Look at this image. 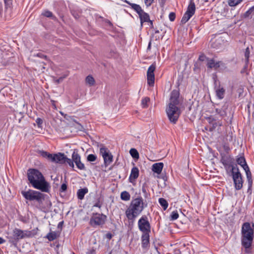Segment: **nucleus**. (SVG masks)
<instances>
[{
    "mask_svg": "<svg viewBox=\"0 0 254 254\" xmlns=\"http://www.w3.org/2000/svg\"><path fill=\"white\" fill-rule=\"evenodd\" d=\"M27 175L28 180L34 188L43 192L49 191L50 186L40 171L36 169H29Z\"/></svg>",
    "mask_w": 254,
    "mask_h": 254,
    "instance_id": "f257e3e1",
    "label": "nucleus"
},
{
    "mask_svg": "<svg viewBox=\"0 0 254 254\" xmlns=\"http://www.w3.org/2000/svg\"><path fill=\"white\" fill-rule=\"evenodd\" d=\"M179 93L177 90H173L171 94L170 103L166 109L167 116L170 121L175 124L180 115V110L178 107L180 103L179 99Z\"/></svg>",
    "mask_w": 254,
    "mask_h": 254,
    "instance_id": "f03ea898",
    "label": "nucleus"
},
{
    "mask_svg": "<svg viewBox=\"0 0 254 254\" xmlns=\"http://www.w3.org/2000/svg\"><path fill=\"white\" fill-rule=\"evenodd\" d=\"M254 238V224L245 222L241 229V245L245 252H250Z\"/></svg>",
    "mask_w": 254,
    "mask_h": 254,
    "instance_id": "7ed1b4c3",
    "label": "nucleus"
},
{
    "mask_svg": "<svg viewBox=\"0 0 254 254\" xmlns=\"http://www.w3.org/2000/svg\"><path fill=\"white\" fill-rule=\"evenodd\" d=\"M144 208L143 200L141 197L133 199L125 214L128 220L133 221L135 218L141 212Z\"/></svg>",
    "mask_w": 254,
    "mask_h": 254,
    "instance_id": "20e7f679",
    "label": "nucleus"
},
{
    "mask_svg": "<svg viewBox=\"0 0 254 254\" xmlns=\"http://www.w3.org/2000/svg\"><path fill=\"white\" fill-rule=\"evenodd\" d=\"M31 236L32 233L29 231L15 228L12 231L11 236L7 237V238L10 243L16 245L19 240Z\"/></svg>",
    "mask_w": 254,
    "mask_h": 254,
    "instance_id": "39448f33",
    "label": "nucleus"
},
{
    "mask_svg": "<svg viewBox=\"0 0 254 254\" xmlns=\"http://www.w3.org/2000/svg\"><path fill=\"white\" fill-rule=\"evenodd\" d=\"M123 1L129 4L131 8L135 11L138 15L141 26L145 22L150 21V16L148 13L144 11L141 7L137 4L131 3L127 0H122Z\"/></svg>",
    "mask_w": 254,
    "mask_h": 254,
    "instance_id": "423d86ee",
    "label": "nucleus"
},
{
    "mask_svg": "<svg viewBox=\"0 0 254 254\" xmlns=\"http://www.w3.org/2000/svg\"><path fill=\"white\" fill-rule=\"evenodd\" d=\"M23 196L29 200H36L39 203H41L44 199V195L41 192L33 190H29L26 191H22Z\"/></svg>",
    "mask_w": 254,
    "mask_h": 254,
    "instance_id": "0eeeda50",
    "label": "nucleus"
},
{
    "mask_svg": "<svg viewBox=\"0 0 254 254\" xmlns=\"http://www.w3.org/2000/svg\"><path fill=\"white\" fill-rule=\"evenodd\" d=\"M232 172L235 189L237 190H239L243 187V181L242 175L239 172L238 168H235L234 166H232Z\"/></svg>",
    "mask_w": 254,
    "mask_h": 254,
    "instance_id": "6e6552de",
    "label": "nucleus"
},
{
    "mask_svg": "<svg viewBox=\"0 0 254 254\" xmlns=\"http://www.w3.org/2000/svg\"><path fill=\"white\" fill-rule=\"evenodd\" d=\"M106 220V215L95 213L91 216L89 223L93 227L101 226L105 223Z\"/></svg>",
    "mask_w": 254,
    "mask_h": 254,
    "instance_id": "1a4fd4ad",
    "label": "nucleus"
},
{
    "mask_svg": "<svg viewBox=\"0 0 254 254\" xmlns=\"http://www.w3.org/2000/svg\"><path fill=\"white\" fill-rule=\"evenodd\" d=\"M100 153L104 159L105 166L109 165L113 160V156L107 148L102 146L100 148Z\"/></svg>",
    "mask_w": 254,
    "mask_h": 254,
    "instance_id": "9d476101",
    "label": "nucleus"
},
{
    "mask_svg": "<svg viewBox=\"0 0 254 254\" xmlns=\"http://www.w3.org/2000/svg\"><path fill=\"white\" fill-rule=\"evenodd\" d=\"M139 230L144 234L149 233L150 231V225L146 216H142L138 222Z\"/></svg>",
    "mask_w": 254,
    "mask_h": 254,
    "instance_id": "9b49d317",
    "label": "nucleus"
},
{
    "mask_svg": "<svg viewBox=\"0 0 254 254\" xmlns=\"http://www.w3.org/2000/svg\"><path fill=\"white\" fill-rule=\"evenodd\" d=\"M156 67L154 64H151L147 71V83L150 86H153L154 84L155 76L154 72Z\"/></svg>",
    "mask_w": 254,
    "mask_h": 254,
    "instance_id": "f8f14e48",
    "label": "nucleus"
},
{
    "mask_svg": "<svg viewBox=\"0 0 254 254\" xmlns=\"http://www.w3.org/2000/svg\"><path fill=\"white\" fill-rule=\"evenodd\" d=\"M73 161L75 163L77 167L80 170L84 169V164L81 162L80 156L76 151H74L72 155Z\"/></svg>",
    "mask_w": 254,
    "mask_h": 254,
    "instance_id": "ddd939ff",
    "label": "nucleus"
},
{
    "mask_svg": "<svg viewBox=\"0 0 254 254\" xmlns=\"http://www.w3.org/2000/svg\"><path fill=\"white\" fill-rule=\"evenodd\" d=\"M65 156L64 154H52L51 160L56 163H65Z\"/></svg>",
    "mask_w": 254,
    "mask_h": 254,
    "instance_id": "4468645a",
    "label": "nucleus"
},
{
    "mask_svg": "<svg viewBox=\"0 0 254 254\" xmlns=\"http://www.w3.org/2000/svg\"><path fill=\"white\" fill-rule=\"evenodd\" d=\"M221 162L226 169H228L232 166V158L229 156H223L221 159Z\"/></svg>",
    "mask_w": 254,
    "mask_h": 254,
    "instance_id": "2eb2a0df",
    "label": "nucleus"
},
{
    "mask_svg": "<svg viewBox=\"0 0 254 254\" xmlns=\"http://www.w3.org/2000/svg\"><path fill=\"white\" fill-rule=\"evenodd\" d=\"M139 175V170L136 167L132 168L130 176L129 178V182L132 183L136 179Z\"/></svg>",
    "mask_w": 254,
    "mask_h": 254,
    "instance_id": "dca6fc26",
    "label": "nucleus"
},
{
    "mask_svg": "<svg viewBox=\"0 0 254 254\" xmlns=\"http://www.w3.org/2000/svg\"><path fill=\"white\" fill-rule=\"evenodd\" d=\"M164 164L163 163H156L152 166V170L154 173L159 175L161 174L163 168Z\"/></svg>",
    "mask_w": 254,
    "mask_h": 254,
    "instance_id": "f3484780",
    "label": "nucleus"
},
{
    "mask_svg": "<svg viewBox=\"0 0 254 254\" xmlns=\"http://www.w3.org/2000/svg\"><path fill=\"white\" fill-rule=\"evenodd\" d=\"M215 90L216 95L219 99H222L224 98L225 90L223 87L220 85L218 87L215 86Z\"/></svg>",
    "mask_w": 254,
    "mask_h": 254,
    "instance_id": "a211bd4d",
    "label": "nucleus"
},
{
    "mask_svg": "<svg viewBox=\"0 0 254 254\" xmlns=\"http://www.w3.org/2000/svg\"><path fill=\"white\" fill-rule=\"evenodd\" d=\"M195 11V5L193 0H190L188 6L187 12L193 15Z\"/></svg>",
    "mask_w": 254,
    "mask_h": 254,
    "instance_id": "6ab92c4d",
    "label": "nucleus"
},
{
    "mask_svg": "<svg viewBox=\"0 0 254 254\" xmlns=\"http://www.w3.org/2000/svg\"><path fill=\"white\" fill-rule=\"evenodd\" d=\"M142 246L143 248H146L149 244V233H145L141 237Z\"/></svg>",
    "mask_w": 254,
    "mask_h": 254,
    "instance_id": "aec40b11",
    "label": "nucleus"
},
{
    "mask_svg": "<svg viewBox=\"0 0 254 254\" xmlns=\"http://www.w3.org/2000/svg\"><path fill=\"white\" fill-rule=\"evenodd\" d=\"M237 163L241 166V167L244 169V168H248V166L247 164L246 160L243 156L238 157L236 159Z\"/></svg>",
    "mask_w": 254,
    "mask_h": 254,
    "instance_id": "412c9836",
    "label": "nucleus"
},
{
    "mask_svg": "<svg viewBox=\"0 0 254 254\" xmlns=\"http://www.w3.org/2000/svg\"><path fill=\"white\" fill-rule=\"evenodd\" d=\"M198 61L199 62L204 63V64H215L213 60H209L203 54H201L199 55Z\"/></svg>",
    "mask_w": 254,
    "mask_h": 254,
    "instance_id": "4be33fe9",
    "label": "nucleus"
},
{
    "mask_svg": "<svg viewBox=\"0 0 254 254\" xmlns=\"http://www.w3.org/2000/svg\"><path fill=\"white\" fill-rule=\"evenodd\" d=\"M59 236V233L55 231H52L48 233L46 238L50 241H52L56 239Z\"/></svg>",
    "mask_w": 254,
    "mask_h": 254,
    "instance_id": "5701e85b",
    "label": "nucleus"
},
{
    "mask_svg": "<svg viewBox=\"0 0 254 254\" xmlns=\"http://www.w3.org/2000/svg\"><path fill=\"white\" fill-rule=\"evenodd\" d=\"M88 192V189L87 188H84L79 189L77 193L78 198L81 200L84 198V196L86 193Z\"/></svg>",
    "mask_w": 254,
    "mask_h": 254,
    "instance_id": "b1692460",
    "label": "nucleus"
},
{
    "mask_svg": "<svg viewBox=\"0 0 254 254\" xmlns=\"http://www.w3.org/2000/svg\"><path fill=\"white\" fill-rule=\"evenodd\" d=\"M85 83L89 86H94L95 84V80L91 75H88L85 78Z\"/></svg>",
    "mask_w": 254,
    "mask_h": 254,
    "instance_id": "393cba45",
    "label": "nucleus"
},
{
    "mask_svg": "<svg viewBox=\"0 0 254 254\" xmlns=\"http://www.w3.org/2000/svg\"><path fill=\"white\" fill-rule=\"evenodd\" d=\"M244 170L246 172V175H247V178L248 179V183H249V186L251 187L252 186V179L251 173V172L250 171L249 168L248 167V168H246V169L244 168Z\"/></svg>",
    "mask_w": 254,
    "mask_h": 254,
    "instance_id": "a878e982",
    "label": "nucleus"
},
{
    "mask_svg": "<svg viewBox=\"0 0 254 254\" xmlns=\"http://www.w3.org/2000/svg\"><path fill=\"white\" fill-rule=\"evenodd\" d=\"M193 15L186 12L185 14H184L182 19H181V22L183 24H185L186 22H187L189 19Z\"/></svg>",
    "mask_w": 254,
    "mask_h": 254,
    "instance_id": "bb28decb",
    "label": "nucleus"
},
{
    "mask_svg": "<svg viewBox=\"0 0 254 254\" xmlns=\"http://www.w3.org/2000/svg\"><path fill=\"white\" fill-rule=\"evenodd\" d=\"M121 198L123 200L128 201L130 198V195L127 191H124L121 193Z\"/></svg>",
    "mask_w": 254,
    "mask_h": 254,
    "instance_id": "cd10ccee",
    "label": "nucleus"
},
{
    "mask_svg": "<svg viewBox=\"0 0 254 254\" xmlns=\"http://www.w3.org/2000/svg\"><path fill=\"white\" fill-rule=\"evenodd\" d=\"M4 2L5 9L6 10H11L12 8V0H3Z\"/></svg>",
    "mask_w": 254,
    "mask_h": 254,
    "instance_id": "c85d7f7f",
    "label": "nucleus"
},
{
    "mask_svg": "<svg viewBox=\"0 0 254 254\" xmlns=\"http://www.w3.org/2000/svg\"><path fill=\"white\" fill-rule=\"evenodd\" d=\"M159 202L160 205L163 207L164 210H166L168 206V203L166 199L163 198H160L159 199Z\"/></svg>",
    "mask_w": 254,
    "mask_h": 254,
    "instance_id": "c756f323",
    "label": "nucleus"
},
{
    "mask_svg": "<svg viewBox=\"0 0 254 254\" xmlns=\"http://www.w3.org/2000/svg\"><path fill=\"white\" fill-rule=\"evenodd\" d=\"M243 0H229L228 3L230 6H235L242 2Z\"/></svg>",
    "mask_w": 254,
    "mask_h": 254,
    "instance_id": "7c9ffc66",
    "label": "nucleus"
},
{
    "mask_svg": "<svg viewBox=\"0 0 254 254\" xmlns=\"http://www.w3.org/2000/svg\"><path fill=\"white\" fill-rule=\"evenodd\" d=\"M129 153L131 155V156L135 159H138L139 158V153L136 150V149L134 148H131L130 151Z\"/></svg>",
    "mask_w": 254,
    "mask_h": 254,
    "instance_id": "2f4dec72",
    "label": "nucleus"
},
{
    "mask_svg": "<svg viewBox=\"0 0 254 254\" xmlns=\"http://www.w3.org/2000/svg\"><path fill=\"white\" fill-rule=\"evenodd\" d=\"M110 56L113 58H118L119 57V54L116 49H113L111 50Z\"/></svg>",
    "mask_w": 254,
    "mask_h": 254,
    "instance_id": "473e14b6",
    "label": "nucleus"
},
{
    "mask_svg": "<svg viewBox=\"0 0 254 254\" xmlns=\"http://www.w3.org/2000/svg\"><path fill=\"white\" fill-rule=\"evenodd\" d=\"M213 121H214V119H212L211 118H208V122H209V123L210 124H212V127L213 128H215L217 126H221V125H222V123H220V122H218V123H216V122L213 123Z\"/></svg>",
    "mask_w": 254,
    "mask_h": 254,
    "instance_id": "72a5a7b5",
    "label": "nucleus"
},
{
    "mask_svg": "<svg viewBox=\"0 0 254 254\" xmlns=\"http://www.w3.org/2000/svg\"><path fill=\"white\" fill-rule=\"evenodd\" d=\"M150 99L148 97L143 98L141 101V105L143 108H146L148 106V103L149 102Z\"/></svg>",
    "mask_w": 254,
    "mask_h": 254,
    "instance_id": "f704fd0d",
    "label": "nucleus"
},
{
    "mask_svg": "<svg viewBox=\"0 0 254 254\" xmlns=\"http://www.w3.org/2000/svg\"><path fill=\"white\" fill-rule=\"evenodd\" d=\"M42 15L47 17H53V13L51 11L48 10H44L42 12Z\"/></svg>",
    "mask_w": 254,
    "mask_h": 254,
    "instance_id": "c9c22d12",
    "label": "nucleus"
},
{
    "mask_svg": "<svg viewBox=\"0 0 254 254\" xmlns=\"http://www.w3.org/2000/svg\"><path fill=\"white\" fill-rule=\"evenodd\" d=\"M250 55V51L249 47H247L245 52V57L246 60V62H249V59Z\"/></svg>",
    "mask_w": 254,
    "mask_h": 254,
    "instance_id": "e433bc0d",
    "label": "nucleus"
},
{
    "mask_svg": "<svg viewBox=\"0 0 254 254\" xmlns=\"http://www.w3.org/2000/svg\"><path fill=\"white\" fill-rule=\"evenodd\" d=\"M40 154L43 157L48 158L50 160H51V159L52 158V154H50L46 151H41Z\"/></svg>",
    "mask_w": 254,
    "mask_h": 254,
    "instance_id": "4c0bfd02",
    "label": "nucleus"
},
{
    "mask_svg": "<svg viewBox=\"0 0 254 254\" xmlns=\"http://www.w3.org/2000/svg\"><path fill=\"white\" fill-rule=\"evenodd\" d=\"M179 217V214L177 210L173 211L171 214V220H176Z\"/></svg>",
    "mask_w": 254,
    "mask_h": 254,
    "instance_id": "58836bf2",
    "label": "nucleus"
},
{
    "mask_svg": "<svg viewBox=\"0 0 254 254\" xmlns=\"http://www.w3.org/2000/svg\"><path fill=\"white\" fill-rule=\"evenodd\" d=\"M97 158L96 155L94 154H89L87 157V160L90 162L95 161Z\"/></svg>",
    "mask_w": 254,
    "mask_h": 254,
    "instance_id": "ea45409f",
    "label": "nucleus"
},
{
    "mask_svg": "<svg viewBox=\"0 0 254 254\" xmlns=\"http://www.w3.org/2000/svg\"><path fill=\"white\" fill-rule=\"evenodd\" d=\"M154 0H144L145 5L147 7H149L154 2Z\"/></svg>",
    "mask_w": 254,
    "mask_h": 254,
    "instance_id": "a19ab883",
    "label": "nucleus"
},
{
    "mask_svg": "<svg viewBox=\"0 0 254 254\" xmlns=\"http://www.w3.org/2000/svg\"><path fill=\"white\" fill-rule=\"evenodd\" d=\"M86 254H96L95 249L94 248L88 249L86 252Z\"/></svg>",
    "mask_w": 254,
    "mask_h": 254,
    "instance_id": "79ce46f5",
    "label": "nucleus"
},
{
    "mask_svg": "<svg viewBox=\"0 0 254 254\" xmlns=\"http://www.w3.org/2000/svg\"><path fill=\"white\" fill-rule=\"evenodd\" d=\"M66 162L68 164V165L72 168L74 167V164L73 162L70 159L65 157V163Z\"/></svg>",
    "mask_w": 254,
    "mask_h": 254,
    "instance_id": "37998d69",
    "label": "nucleus"
},
{
    "mask_svg": "<svg viewBox=\"0 0 254 254\" xmlns=\"http://www.w3.org/2000/svg\"><path fill=\"white\" fill-rule=\"evenodd\" d=\"M66 162L68 164V165L72 168L74 167V164L73 162L70 159L65 157V163Z\"/></svg>",
    "mask_w": 254,
    "mask_h": 254,
    "instance_id": "c03bdc74",
    "label": "nucleus"
},
{
    "mask_svg": "<svg viewBox=\"0 0 254 254\" xmlns=\"http://www.w3.org/2000/svg\"><path fill=\"white\" fill-rule=\"evenodd\" d=\"M169 18L171 21H173L175 20L176 18V14L174 12H171L169 15Z\"/></svg>",
    "mask_w": 254,
    "mask_h": 254,
    "instance_id": "a18cd8bd",
    "label": "nucleus"
},
{
    "mask_svg": "<svg viewBox=\"0 0 254 254\" xmlns=\"http://www.w3.org/2000/svg\"><path fill=\"white\" fill-rule=\"evenodd\" d=\"M36 123L37 124L39 127H42V125L43 124V120L40 118H37L36 120Z\"/></svg>",
    "mask_w": 254,
    "mask_h": 254,
    "instance_id": "49530a36",
    "label": "nucleus"
},
{
    "mask_svg": "<svg viewBox=\"0 0 254 254\" xmlns=\"http://www.w3.org/2000/svg\"><path fill=\"white\" fill-rule=\"evenodd\" d=\"M65 77H66V76H62L58 79L54 80V81L56 84H59V83H61V82H62L63 81L64 79L65 78Z\"/></svg>",
    "mask_w": 254,
    "mask_h": 254,
    "instance_id": "de8ad7c7",
    "label": "nucleus"
},
{
    "mask_svg": "<svg viewBox=\"0 0 254 254\" xmlns=\"http://www.w3.org/2000/svg\"><path fill=\"white\" fill-rule=\"evenodd\" d=\"M67 190V185L65 184H63L62 185L60 191H64Z\"/></svg>",
    "mask_w": 254,
    "mask_h": 254,
    "instance_id": "09e8293b",
    "label": "nucleus"
},
{
    "mask_svg": "<svg viewBox=\"0 0 254 254\" xmlns=\"http://www.w3.org/2000/svg\"><path fill=\"white\" fill-rule=\"evenodd\" d=\"M216 112L218 114H220V116H223L225 114L224 112H222L221 110L218 109H216Z\"/></svg>",
    "mask_w": 254,
    "mask_h": 254,
    "instance_id": "8fccbe9b",
    "label": "nucleus"
},
{
    "mask_svg": "<svg viewBox=\"0 0 254 254\" xmlns=\"http://www.w3.org/2000/svg\"><path fill=\"white\" fill-rule=\"evenodd\" d=\"M37 56L42 58L47 59V56L45 55H43L41 53H39L37 54Z\"/></svg>",
    "mask_w": 254,
    "mask_h": 254,
    "instance_id": "3c124183",
    "label": "nucleus"
},
{
    "mask_svg": "<svg viewBox=\"0 0 254 254\" xmlns=\"http://www.w3.org/2000/svg\"><path fill=\"white\" fill-rule=\"evenodd\" d=\"M148 23H149V27L150 28H154V25H153V21L152 20H151L150 19V21L148 22Z\"/></svg>",
    "mask_w": 254,
    "mask_h": 254,
    "instance_id": "603ef678",
    "label": "nucleus"
},
{
    "mask_svg": "<svg viewBox=\"0 0 254 254\" xmlns=\"http://www.w3.org/2000/svg\"><path fill=\"white\" fill-rule=\"evenodd\" d=\"M217 64H209V68L214 67L215 68H217L219 67V66H217Z\"/></svg>",
    "mask_w": 254,
    "mask_h": 254,
    "instance_id": "864d4df0",
    "label": "nucleus"
},
{
    "mask_svg": "<svg viewBox=\"0 0 254 254\" xmlns=\"http://www.w3.org/2000/svg\"><path fill=\"white\" fill-rule=\"evenodd\" d=\"M5 242V240L0 237V244H3Z\"/></svg>",
    "mask_w": 254,
    "mask_h": 254,
    "instance_id": "5fc2aeb1",
    "label": "nucleus"
},
{
    "mask_svg": "<svg viewBox=\"0 0 254 254\" xmlns=\"http://www.w3.org/2000/svg\"><path fill=\"white\" fill-rule=\"evenodd\" d=\"M107 237H108L109 239H111V237H112V235H111V234H107Z\"/></svg>",
    "mask_w": 254,
    "mask_h": 254,
    "instance_id": "6e6d98bb",
    "label": "nucleus"
},
{
    "mask_svg": "<svg viewBox=\"0 0 254 254\" xmlns=\"http://www.w3.org/2000/svg\"><path fill=\"white\" fill-rule=\"evenodd\" d=\"M142 191H143V192H145V191H146V190H145V189H142Z\"/></svg>",
    "mask_w": 254,
    "mask_h": 254,
    "instance_id": "4d7b16f0",
    "label": "nucleus"
},
{
    "mask_svg": "<svg viewBox=\"0 0 254 254\" xmlns=\"http://www.w3.org/2000/svg\"><path fill=\"white\" fill-rule=\"evenodd\" d=\"M162 1L163 2V3H164L165 0H162Z\"/></svg>",
    "mask_w": 254,
    "mask_h": 254,
    "instance_id": "13d9d810",
    "label": "nucleus"
},
{
    "mask_svg": "<svg viewBox=\"0 0 254 254\" xmlns=\"http://www.w3.org/2000/svg\"><path fill=\"white\" fill-rule=\"evenodd\" d=\"M95 206H98V204H96L95 205Z\"/></svg>",
    "mask_w": 254,
    "mask_h": 254,
    "instance_id": "bf43d9fd",
    "label": "nucleus"
},
{
    "mask_svg": "<svg viewBox=\"0 0 254 254\" xmlns=\"http://www.w3.org/2000/svg\"><path fill=\"white\" fill-rule=\"evenodd\" d=\"M249 11H247L246 12V13H249Z\"/></svg>",
    "mask_w": 254,
    "mask_h": 254,
    "instance_id": "052dcab7",
    "label": "nucleus"
},
{
    "mask_svg": "<svg viewBox=\"0 0 254 254\" xmlns=\"http://www.w3.org/2000/svg\"><path fill=\"white\" fill-rule=\"evenodd\" d=\"M150 43L149 44L148 47H150Z\"/></svg>",
    "mask_w": 254,
    "mask_h": 254,
    "instance_id": "680f3d73",
    "label": "nucleus"
}]
</instances>
